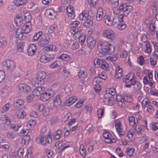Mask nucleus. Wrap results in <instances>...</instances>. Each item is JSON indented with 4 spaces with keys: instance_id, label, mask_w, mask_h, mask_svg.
Listing matches in <instances>:
<instances>
[{
    "instance_id": "nucleus-1",
    "label": "nucleus",
    "mask_w": 158,
    "mask_h": 158,
    "mask_svg": "<svg viewBox=\"0 0 158 158\" xmlns=\"http://www.w3.org/2000/svg\"><path fill=\"white\" fill-rule=\"evenodd\" d=\"M47 74L45 72L42 71L36 74V77L33 78L31 80V83L35 86L39 85H44L45 82V79Z\"/></svg>"
},
{
    "instance_id": "nucleus-2",
    "label": "nucleus",
    "mask_w": 158,
    "mask_h": 158,
    "mask_svg": "<svg viewBox=\"0 0 158 158\" xmlns=\"http://www.w3.org/2000/svg\"><path fill=\"white\" fill-rule=\"evenodd\" d=\"M55 92L51 89H48L45 92H42L40 96L41 100L46 102L49 100L55 95Z\"/></svg>"
},
{
    "instance_id": "nucleus-3",
    "label": "nucleus",
    "mask_w": 158,
    "mask_h": 158,
    "mask_svg": "<svg viewBox=\"0 0 158 158\" xmlns=\"http://www.w3.org/2000/svg\"><path fill=\"white\" fill-rule=\"evenodd\" d=\"M114 123V126L119 135L120 137L123 136L125 134V132L121 121L118 119L115 120Z\"/></svg>"
},
{
    "instance_id": "nucleus-4",
    "label": "nucleus",
    "mask_w": 158,
    "mask_h": 158,
    "mask_svg": "<svg viewBox=\"0 0 158 158\" xmlns=\"http://www.w3.org/2000/svg\"><path fill=\"white\" fill-rule=\"evenodd\" d=\"M102 36L106 39L112 41L115 38V34L113 31L108 29L103 31Z\"/></svg>"
},
{
    "instance_id": "nucleus-5",
    "label": "nucleus",
    "mask_w": 158,
    "mask_h": 158,
    "mask_svg": "<svg viewBox=\"0 0 158 158\" xmlns=\"http://www.w3.org/2000/svg\"><path fill=\"white\" fill-rule=\"evenodd\" d=\"M103 135L105 138V142L107 143H114L117 141V139L113 137L111 134L108 132H104Z\"/></svg>"
},
{
    "instance_id": "nucleus-6",
    "label": "nucleus",
    "mask_w": 158,
    "mask_h": 158,
    "mask_svg": "<svg viewBox=\"0 0 158 158\" xmlns=\"http://www.w3.org/2000/svg\"><path fill=\"white\" fill-rule=\"evenodd\" d=\"M18 90L19 92H23L26 94H28L31 91L30 87L24 83H20L18 86Z\"/></svg>"
},
{
    "instance_id": "nucleus-7",
    "label": "nucleus",
    "mask_w": 158,
    "mask_h": 158,
    "mask_svg": "<svg viewBox=\"0 0 158 158\" xmlns=\"http://www.w3.org/2000/svg\"><path fill=\"white\" fill-rule=\"evenodd\" d=\"M114 98L111 95L104 94L103 99V101L106 105L112 106L114 104Z\"/></svg>"
},
{
    "instance_id": "nucleus-8",
    "label": "nucleus",
    "mask_w": 158,
    "mask_h": 158,
    "mask_svg": "<svg viewBox=\"0 0 158 158\" xmlns=\"http://www.w3.org/2000/svg\"><path fill=\"white\" fill-rule=\"evenodd\" d=\"M49 40V35L48 34H45L41 37L39 41L38 44L40 46H44L48 44Z\"/></svg>"
},
{
    "instance_id": "nucleus-9",
    "label": "nucleus",
    "mask_w": 158,
    "mask_h": 158,
    "mask_svg": "<svg viewBox=\"0 0 158 158\" xmlns=\"http://www.w3.org/2000/svg\"><path fill=\"white\" fill-rule=\"evenodd\" d=\"M45 15L49 19H52L55 18L56 13L54 9L48 8L46 10Z\"/></svg>"
},
{
    "instance_id": "nucleus-10",
    "label": "nucleus",
    "mask_w": 158,
    "mask_h": 158,
    "mask_svg": "<svg viewBox=\"0 0 158 158\" xmlns=\"http://www.w3.org/2000/svg\"><path fill=\"white\" fill-rule=\"evenodd\" d=\"M45 90V88L44 87L39 86L37 88L33 89L32 92V94L34 96L41 95L42 92H44Z\"/></svg>"
},
{
    "instance_id": "nucleus-11",
    "label": "nucleus",
    "mask_w": 158,
    "mask_h": 158,
    "mask_svg": "<svg viewBox=\"0 0 158 158\" xmlns=\"http://www.w3.org/2000/svg\"><path fill=\"white\" fill-rule=\"evenodd\" d=\"M86 41L88 46L90 48H93L96 44V40L91 36L88 37Z\"/></svg>"
},
{
    "instance_id": "nucleus-12",
    "label": "nucleus",
    "mask_w": 158,
    "mask_h": 158,
    "mask_svg": "<svg viewBox=\"0 0 158 158\" xmlns=\"http://www.w3.org/2000/svg\"><path fill=\"white\" fill-rule=\"evenodd\" d=\"M22 32L24 33L27 34L29 33L32 29L31 24V22L26 23L22 27Z\"/></svg>"
},
{
    "instance_id": "nucleus-13",
    "label": "nucleus",
    "mask_w": 158,
    "mask_h": 158,
    "mask_svg": "<svg viewBox=\"0 0 158 158\" xmlns=\"http://www.w3.org/2000/svg\"><path fill=\"white\" fill-rule=\"evenodd\" d=\"M4 65L8 69L13 70L16 67L15 63L12 60H7L5 62Z\"/></svg>"
},
{
    "instance_id": "nucleus-14",
    "label": "nucleus",
    "mask_w": 158,
    "mask_h": 158,
    "mask_svg": "<svg viewBox=\"0 0 158 158\" xmlns=\"http://www.w3.org/2000/svg\"><path fill=\"white\" fill-rule=\"evenodd\" d=\"M135 77V75L133 72H130L126 75L123 80L124 82L126 83H128L130 81L131 82L134 81V78Z\"/></svg>"
},
{
    "instance_id": "nucleus-15",
    "label": "nucleus",
    "mask_w": 158,
    "mask_h": 158,
    "mask_svg": "<svg viewBox=\"0 0 158 158\" xmlns=\"http://www.w3.org/2000/svg\"><path fill=\"white\" fill-rule=\"evenodd\" d=\"M90 11L88 12L87 11L83 10L79 15L78 16L79 19L81 21H85L89 18V13Z\"/></svg>"
},
{
    "instance_id": "nucleus-16",
    "label": "nucleus",
    "mask_w": 158,
    "mask_h": 158,
    "mask_svg": "<svg viewBox=\"0 0 158 158\" xmlns=\"http://www.w3.org/2000/svg\"><path fill=\"white\" fill-rule=\"evenodd\" d=\"M123 15L122 14L119 15L118 17L115 16L112 20V25L116 27L121 21H123Z\"/></svg>"
},
{
    "instance_id": "nucleus-17",
    "label": "nucleus",
    "mask_w": 158,
    "mask_h": 158,
    "mask_svg": "<svg viewBox=\"0 0 158 158\" xmlns=\"http://www.w3.org/2000/svg\"><path fill=\"white\" fill-rule=\"evenodd\" d=\"M36 46L33 44H31L27 49V52L28 55L31 56L34 55L36 52Z\"/></svg>"
},
{
    "instance_id": "nucleus-18",
    "label": "nucleus",
    "mask_w": 158,
    "mask_h": 158,
    "mask_svg": "<svg viewBox=\"0 0 158 158\" xmlns=\"http://www.w3.org/2000/svg\"><path fill=\"white\" fill-rule=\"evenodd\" d=\"M36 141L37 143L45 145L46 143V137L45 135H41L36 138Z\"/></svg>"
},
{
    "instance_id": "nucleus-19",
    "label": "nucleus",
    "mask_w": 158,
    "mask_h": 158,
    "mask_svg": "<svg viewBox=\"0 0 158 158\" xmlns=\"http://www.w3.org/2000/svg\"><path fill=\"white\" fill-rule=\"evenodd\" d=\"M143 82L144 85H148L150 87L154 88L155 84L153 81L149 80L148 77L145 76L143 79Z\"/></svg>"
},
{
    "instance_id": "nucleus-20",
    "label": "nucleus",
    "mask_w": 158,
    "mask_h": 158,
    "mask_svg": "<svg viewBox=\"0 0 158 158\" xmlns=\"http://www.w3.org/2000/svg\"><path fill=\"white\" fill-rule=\"evenodd\" d=\"M114 48L113 46L111 44L109 45V46L103 48L102 51L105 53L110 54L113 52L114 51Z\"/></svg>"
},
{
    "instance_id": "nucleus-21",
    "label": "nucleus",
    "mask_w": 158,
    "mask_h": 158,
    "mask_svg": "<svg viewBox=\"0 0 158 158\" xmlns=\"http://www.w3.org/2000/svg\"><path fill=\"white\" fill-rule=\"evenodd\" d=\"M81 31H79L78 29H74L73 28V29H71L70 30V32L73 35V38L75 39L79 38L80 36L81 35Z\"/></svg>"
},
{
    "instance_id": "nucleus-22",
    "label": "nucleus",
    "mask_w": 158,
    "mask_h": 158,
    "mask_svg": "<svg viewBox=\"0 0 158 158\" xmlns=\"http://www.w3.org/2000/svg\"><path fill=\"white\" fill-rule=\"evenodd\" d=\"M131 85L133 86L132 87L133 90L135 92L139 90L141 88V84L138 82L135 81L131 82Z\"/></svg>"
},
{
    "instance_id": "nucleus-23",
    "label": "nucleus",
    "mask_w": 158,
    "mask_h": 158,
    "mask_svg": "<svg viewBox=\"0 0 158 158\" xmlns=\"http://www.w3.org/2000/svg\"><path fill=\"white\" fill-rule=\"evenodd\" d=\"M118 105L120 107H123L124 105V100L121 95H118L116 97Z\"/></svg>"
},
{
    "instance_id": "nucleus-24",
    "label": "nucleus",
    "mask_w": 158,
    "mask_h": 158,
    "mask_svg": "<svg viewBox=\"0 0 158 158\" xmlns=\"http://www.w3.org/2000/svg\"><path fill=\"white\" fill-rule=\"evenodd\" d=\"M110 44H111L106 41L99 40L98 42V49H100L102 50L103 48L106 47Z\"/></svg>"
},
{
    "instance_id": "nucleus-25",
    "label": "nucleus",
    "mask_w": 158,
    "mask_h": 158,
    "mask_svg": "<svg viewBox=\"0 0 158 158\" xmlns=\"http://www.w3.org/2000/svg\"><path fill=\"white\" fill-rule=\"evenodd\" d=\"M123 74L122 69L119 66L116 67L115 69V77L116 78H119L121 77Z\"/></svg>"
},
{
    "instance_id": "nucleus-26",
    "label": "nucleus",
    "mask_w": 158,
    "mask_h": 158,
    "mask_svg": "<svg viewBox=\"0 0 158 158\" xmlns=\"http://www.w3.org/2000/svg\"><path fill=\"white\" fill-rule=\"evenodd\" d=\"M51 134L52 137H53L55 140H56L60 138L62 135L63 132L62 130H58L56 132H54Z\"/></svg>"
},
{
    "instance_id": "nucleus-27",
    "label": "nucleus",
    "mask_w": 158,
    "mask_h": 158,
    "mask_svg": "<svg viewBox=\"0 0 158 158\" xmlns=\"http://www.w3.org/2000/svg\"><path fill=\"white\" fill-rule=\"evenodd\" d=\"M142 126L137 121L136 124L134 127H133L134 128L135 131L139 135H141L143 131L142 129Z\"/></svg>"
},
{
    "instance_id": "nucleus-28",
    "label": "nucleus",
    "mask_w": 158,
    "mask_h": 158,
    "mask_svg": "<svg viewBox=\"0 0 158 158\" xmlns=\"http://www.w3.org/2000/svg\"><path fill=\"white\" fill-rule=\"evenodd\" d=\"M103 10L101 7H98L96 15V19L98 21H101L102 19Z\"/></svg>"
},
{
    "instance_id": "nucleus-29",
    "label": "nucleus",
    "mask_w": 158,
    "mask_h": 158,
    "mask_svg": "<svg viewBox=\"0 0 158 158\" xmlns=\"http://www.w3.org/2000/svg\"><path fill=\"white\" fill-rule=\"evenodd\" d=\"M78 76L80 78L83 80L87 76V72L86 69L84 68L81 69L79 72L78 73Z\"/></svg>"
},
{
    "instance_id": "nucleus-30",
    "label": "nucleus",
    "mask_w": 158,
    "mask_h": 158,
    "mask_svg": "<svg viewBox=\"0 0 158 158\" xmlns=\"http://www.w3.org/2000/svg\"><path fill=\"white\" fill-rule=\"evenodd\" d=\"M77 98L76 96L69 98L65 102V105L67 106H70L74 103L77 100Z\"/></svg>"
},
{
    "instance_id": "nucleus-31",
    "label": "nucleus",
    "mask_w": 158,
    "mask_h": 158,
    "mask_svg": "<svg viewBox=\"0 0 158 158\" xmlns=\"http://www.w3.org/2000/svg\"><path fill=\"white\" fill-rule=\"evenodd\" d=\"M145 49L143 51L146 53H150L152 51V48L149 41L146 42L145 44Z\"/></svg>"
},
{
    "instance_id": "nucleus-32",
    "label": "nucleus",
    "mask_w": 158,
    "mask_h": 158,
    "mask_svg": "<svg viewBox=\"0 0 158 158\" xmlns=\"http://www.w3.org/2000/svg\"><path fill=\"white\" fill-rule=\"evenodd\" d=\"M104 19L105 23L109 26L112 25V20H111V17L108 15H105L104 16Z\"/></svg>"
},
{
    "instance_id": "nucleus-33",
    "label": "nucleus",
    "mask_w": 158,
    "mask_h": 158,
    "mask_svg": "<svg viewBox=\"0 0 158 158\" xmlns=\"http://www.w3.org/2000/svg\"><path fill=\"white\" fill-rule=\"evenodd\" d=\"M50 56V55L48 54L43 55L40 58V61L44 63H47L51 60L49 57Z\"/></svg>"
},
{
    "instance_id": "nucleus-34",
    "label": "nucleus",
    "mask_w": 158,
    "mask_h": 158,
    "mask_svg": "<svg viewBox=\"0 0 158 158\" xmlns=\"http://www.w3.org/2000/svg\"><path fill=\"white\" fill-rule=\"evenodd\" d=\"M45 51H55L56 50V47L54 44H49L45 47L44 48Z\"/></svg>"
},
{
    "instance_id": "nucleus-35",
    "label": "nucleus",
    "mask_w": 158,
    "mask_h": 158,
    "mask_svg": "<svg viewBox=\"0 0 158 158\" xmlns=\"http://www.w3.org/2000/svg\"><path fill=\"white\" fill-rule=\"evenodd\" d=\"M102 61V60H100L99 58H94V67L96 68H100Z\"/></svg>"
},
{
    "instance_id": "nucleus-36",
    "label": "nucleus",
    "mask_w": 158,
    "mask_h": 158,
    "mask_svg": "<svg viewBox=\"0 0 158 158\" xmlns=\"http://www.w3.org/2000/svg\"><path fill=\"white\" fill-rule=\"evenodd\" d=\"M28 0H14V3L16 6H20L26 4Z\"/></svg>"
},
{
    "instance_id": "nucleus-37",
    "label": "nucleus",
    "mask_w": 158,
    "mask_h": 158,
    "mask_svg": "<svg viewBox=\"0 0 158 158\" xmlns=\"http://www.w3.org/2000/svg\"><path fill=\"white\" fill-rule=\"evenodd\" d=\"M1 120L3 123L9 124L10 123V121L8 116L6 115H2L1 118Z\"/></svg>"
},
{
    "instance_id": "nucleus-38",
    "label": "nucleus",
    "mask_w": 158,
    "mask_h": 158,
    "mask_svg": "<svg viewBox=\"0 0 158 158\" xmlns=\"http://www.w3.org/2000/svg\"><path fill=\"white\" fill-rule=\"evenodd\" d=\"M115 89L113 88H107L106 90V93L105 94L111 95L113 96L116 94Z\"/></svg>"
},
{
    "instance_id": "nucleus-39",
    "label": "nucleus",
    "mask_w": 158,
    "mask_h": 158,
    "mask_svg": "<svg viewBox=\"0 0 158 158\" xmlns=\"http://www.w3.org/2000/svg\"><path fill=\"white\" fill-rule=\"evenodd\" d=\"M16 115L19 118H23L26 115V112L23 110H20L17 112Z\"/></svg>"
},
{
    "instance_id": "nucleus-40",
    "label": "nucleus",
    "mask_w": 158,
    "mask_h": 158,
    "mask_svg": "<svg viewBox=\"0 0 158 158\" xmlns=\"http://www.w3.org/2000/svg\"><path fill=\"white\" fill-rule=\"evenodd\" d=\"M44 106L42 104H40L39 103H36L33 105V107L36 110L39 112H42L44 109Z\"/></svg>"
},
{
    "instance_id": "nucleus-41",
    "label": "nucleus",
    "mask_w": 158,
    "mask_h": 158,
    "mask_svg": "<svg viewBox=\"0 0 158 158\" xmlns=\"http://www.w3.org/2000/svg\"><path fill=\"white\" fill-rule=\"evenodd\" d=\"M79 151L80 154L82 156L83 158H84L86 156V151L83 144L80 145Z\"/></svg>"
},
{
    "instance_id": "nucleus-42",
    "label": "nucleus",
    "mask_w": 158,
    "mask_h": 158,
    "mask_svg": "<svg viewBox=\"0 0 158 158\" xmlns=\"http://www.w3.org/2000/svg\"><path fill=\"white\" fill-rule=\"evenodd\" d=\"M93 21L89 18L84 21L83 23V25L85 27H90L93 24Z\"/></svg>"
},
{
    "instance_id": "nucleus-43",
    "label": "nucleus",
    "mask_w": 158,
    "mask_h": 158,
    "mask_svg": "<svg viewBox=\"0 0 158 158\" xmlns=\"http://www.w3.org/2000/svg\"><path fill=\"white\" fill-rule=\"evenodd\" d=\"M143 108H144L150 105V102L149 100L147 98H145L141 102Z\"/></svg>"
},
{
    "instance_id": "nucleus-44",
    "label": "nucleus",
    "mask_w": 158,
    "mask_h": 158,
    "mask_svg": "<svg viewBox=\"0 0 158 158\" xmlns=\"http://www.w3.org/2000/svg\"><path fill=\"white\" fill-rule=\"evenodd\" d=\"M146 111L147 112L150 114H152L154 112L155 109L154 107L150 105H148L147 106L144 108H146Z\"/></svg>"
},
{
    "instance_id": "nucleus-45",
    "label": "nucleus",
    "mask_w": 158,
    "mask_h": 158,
    "mask_svg": "<svg viewBox=\"0 0 158 158\" xmlns=\"http://www.w3.org/2000/svg\"><path fill=\"white\" fill-rule=\"evenodd\" d=\"M128 120L130 125L132 127H134L136 124L135 119L134 117L132 116L128 117Z\"/></svg>"
},
{
    "instance_id": "nucleus-46",
    "label": "nucleus",
    "mask_w": 158,
    "mask_h": 158,
    "mask_svg": "<svg viewBox=\"0 0 158 158\" xmlns=\"http://www.w3.org/2000/svg\"><path fill=\"white\" fill-rule=\"evenodd\" d=\"M54 105L57 107L61 104V101L59 96H56L53 100Z\"/></svg>"
},
{
    "instance_id": "nucleus-47",
    "label": "nucleus",
    "mask_w": 158,
    "mask_h": 158,
    "mask_svg": "<svg viewBox=\"0 0 158 158\" xmlns=\"http://www.w3.org/2000/svg\"><path fill=\"white\" fill-rule=\"evenodd\" d=\"M126 25L122 21H121L119 23L116 25V27L118 29L122 30L124 29L126 27Z\"/></svg>"
},
{
    "instance_id": "nucleus-48",
    "label": "nucleus",
    "mask_w": 158,
    "mask_h": 158,
    "mask_svg": "<svg viewBox=\"0 0 158 158\" xmlns=\"http://www.w3.org/2000/svg\"><path fill=\"white\" fill-rule=\"evenodd\" d=\"M151 129L153 131H156L158 129V121L152 122L150 125Z\"/></svg>"
},
{
    "instance_id": "nucleus-49",
    "label": "nucleus",
    "mask_w": 158,
    "mask_h": 158,
    "mask_svg": "<svg viewBox=\"0 0 158 158\" xmlns=\"http://www.w3.org/2000/svg\"><path fill=\"white\" fill-rule=\"evenodd\" d=\"M70 58V56L65 54H62L58 58L59 59H62L64 61H68Z\"/></svg>"
},
{
    "instance_id": "nucleus-50",
    "label": "nucleus",
    "mask_w": 158,
    "mask_h": 158,
    "mask_svg": "<svg viewBox=\"0 0 158 158\" xmlns=\"http://www.w3.org/2000/svg\"><path fill=\"white\" fill-rule=\"evenodd\" d=\"M25 20L27 23L30 22V21L32 19L30 13L28 12H27L24 14Z\"/></svg>"
},
{
    "instance_id": "nucleus-51",
    "label": "nucleus",
    "mask_w": 158,
    "mask_h": 158,
    "mask_svg": "<svg viewBox=\"0 0 158 158\" xmlns=\"http://www.w3.org/2000/svg\"><path fill=\"white\" fill-rule=\"evenodd\" d=\"M124 101L127 102H130L132 100V98L131 95L128 94L127 93L124 94Z\"/></svg>"
},
{
    "instance_id": "nucleus-52",
    "label": "nucleus",
    "mask_w": 158,
    "mask_h": 158,
    "mask_svg": "<svg viewBox=\"0 0 158 158\" xmlns=\"http://www.w3.org/2000/svg\"><path fill=\"white\" fill-rule=\"evenodd\" d=\"M10 129L15 131H17L21 127V125L18 124H9Z\"/></svg>"
},
{
    "instance_id": "nucleus-53",
    "label": "nucleus",
    "mask_w": 158,
    "mask_h": 158,
    "mask_svg": "<svg viewBox=\"0 0 158 158\" xmlns=\"http://www.w3.org/2000/svg\"><path fill=\"white\" fill-rule=\"evenodd\" d=\"M128 55V53L126 51L122 50L119 54V57L121 59H125Z\"/></svg>"
},
{
    "instance_id": "nucleus-54",
    "label": "nucleus",
    "mask_w": 158,
    "mask_h": 158,
    "mask_svg": "<svg viewBox=\"0 0 158 158\" xmlns=\"http://www.w3.org/2000/svg\"><path fill=\"white\" fill-rule=\"evenodd\" d=\"M49 111L50 110L49 107L45 106L41 112L44 116H46L49 114Z\"/></svg>"
},
{
    "instance_id": "nucleus-55",
    "label": "nucleus",
    "mask_w": 158,
    "mask_h": 158,
    "mask_svg": "<svg viewBox=\"0 0 158 158\" xmlns=\"http://www.w3.org/2000/svg\"><path fill=\"white\" fill-rule=\"evenodd\" d=\"M60 65V61H56L50 64L49 67L51 69H53L59 67Z\"/></svg>"
},
{
    "instance_id": "nucleus-56",
    "label": "nucleus",
    "mask_w": 158,
    "mask_h": 158,
    "mask_svg": "<svg viewBox=\"0 0 158 158\" xmlns=\"http://www.w3.org/2000/svg\"><path fill=\"white\" fill-rule=\"evenodd\" d=\"M7 44L6 39L3 37L0 38V47H2L5 46Z\"/></svg>"
},
{
    "instance_id": "nucleus-57",
    "label": "nucleus",
    "mask_w": 158,
    "mask_h": 158,
    "mask_svg": "<svg viewBox=\"0 0 158 158\" xmlns=\"http://www.w3.org/2000/svg\"><path fill=\"white\" fill-rule=\"evenodd\" d=\"M65 143L66 142H61L59 147L58 148V149L60 151H63L65 149L68 147V146H67L66 145Z\"/></svg>"
},
{
    "instance_id": "nucleus-58",
    "label": "nucleus",
    "mask_w": 158,
    "mask_h": 158,
    "mask_svg": "<svg viewBox=\"0 0 158 158\" xmlns=\"http://www.w3.org/2000/svg\"><path fill=\"white\" fill-rule=\"evenodd\" d=\"M102 68L104 70L107 71L109 69V66L108 64L106 61H102L101 64Z\"/></svg>"
},
{
    "instance_id": "nucleus-59",
    "label": "nucleus",
    "mask_w": 158,
    "mask_h": 158,
    "mask_svg": "<svg viewBox=\"0 0 158 158\" xmlns=\"http://www.w3.org/2000/svg\"><path fill=\"white\" fill-rule=\"evenodd\" d=\"M10 105L9 103H7L4 105L2 107L1 113H3L7 111L10 108Z\"/></svg>"
},
{
    "instance_id": "nucleus-60",
    "label": "nucleus",
    "mask_w": 158,
    "mask_h": 158,
    "mask_svg": "<svg viewBox=\"0 0 158 158\" xmlns=\"http://www.w3.org/2000/svg\"><path fill=\"white\" fill-rule=\"evenodd\" d=\"M42 35V31H39L37 32L35 35L33 37V39L34 41L37 40Z\"/></svg>"
},
{
    "instance_id": "nucleus-61",
    "label": "nucleus",
    "mask_w": 158,
    "mask_h": 158,
    "mask_svg": "<svg viewBox=\"0 0 158 158\" xmlns=\"http://www.w3.org/2000/svg\"><path fill=\"white\" fill-rule=\"evenodd\" d=\"M24 44L22 42H19L17 46L18 50L20 52H22L23 51Z\"/></svg>"
},
{
    "instance_id": "nucleus-62",
    "label": "nucleus",
    "mask_w": 158,
    "mask_h": 158,
    "mask_svg": "<svg viewBox=\"0 0 158 158\" xmlns=\"http://www.w3.org/2000/svg\"><path fill=\"white\" fill-rule=\"evenodd\" d=\"M105 111L104 109L103 108H99L97 111L98 115V118H101L103 115Z\"/></svg>"
},
{
    "instance_id": "nucleus-63",
    "label": "nucleus",
    "mask_w": 158,
    "mask_h": 158,
    "mask_svg": "<svg viewBox=\"0 0 158 158\" xmlns=\"http://www.w3.org/2000/svg\"><path fill=\"white\" fill-rule=\"evenodd\" d=\"M24 101L22 100L17 99L14 103V104L17 107L21 106L24 103Z\"/></svg>"
},
{
    "instance_id": "nucleus-64",
    "label": "nucleus",
    "mask_w": 158,
    "mask_h": 158,
    "mask_svg": "<svg viewBox=\"0 0 158 158\" xmlns=\"http://www.w3.org/2000/svg\"><path fill=\"white\" fill-rule=\"evenodd\" d=\"M152 148L154 153L158 152V142H155L154 145L152 146Z\"/></svg>"
}]
</instances>
